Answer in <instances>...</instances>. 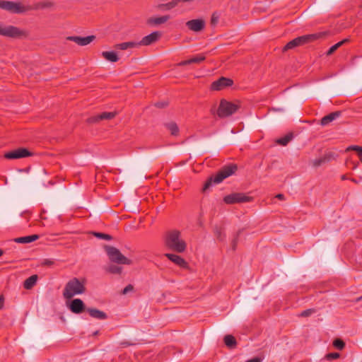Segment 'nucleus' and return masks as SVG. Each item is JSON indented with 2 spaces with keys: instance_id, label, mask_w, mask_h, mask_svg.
<instances>
[{
  "instance_id": "obj_1",
  "label": "nucleus",
  "mask_w": 362,
  "mask_h": 362,
  "mask_svg": "<svg viewBox=\"0 0 362 362\" xmlns=\"http://www.w3.org/2000/svg\"><path fill=\"white\" fill-rule=\"evenodd\" d=\"M164 244L169 250L178 253L185 252L187 247L185 241L181 237V233L177 230L166 232Z\"/></svg>"
},
{
  "instance_id": "obj_2",
  "label": "nucleus",
  "mask_w": 362,
  "mask_h": 362,
  "mask_svg": "<svg viewBox=\"0 0 362 362\" xmlns=\"http://www.w3.org/2000/svg\"><path fill=\"white\" fill-rule=\"evenodd\" d=\"M86 280L73 278L65 285L63 296L66 299H71L76 295L82 294L86 291Z\"/></svg>"
},
{
  "instance_id": "obj_3",
  "label": "nucleus",
  "mask_w": 362,
  "mask_h": 362,
  "mask_svg": "<svg viewBox=\"0 0 362 362\" xmlns=\"http://www.w3.org/2000/svg\"><path fill=\"white\" fill-rule=\"evenodd\" d=\"M236 170V165H229L224 166L217 173L216 175H215L214 176H211L206 181L202 188V191L206 192L208 189L211 187L213 183H221L224 179L227 178L228 177L235 173Z\"/></svg>"
},
{
  "instance_id": "obj_4",
  "label": "nucleus",
  "mask_w": 362,
  "mask_h": 362,
  "mask_svg": "<svg viewBox=\"0 0 362 362\" xmlns=\"http://www.w3.org/2000/svg\"><path fill=\"white\" fill-rule=\"evenodd\" d=\"M326 35L325 32H320L313 34L302 35L289 41L283 48V52L293 49L296 47L301 46L319 39L324 37Z\"/></svg>"
},
{
  "instance_id": "obj_5",
  "label": "nucleus",
  "mask_w": 362,
  "mask_h": 362,
  "mask_svg": "<svg viewBox=\"0 0 362 362\" xmlns=\"http://www.w3.org/2000/svg\"><path fill=\"white\" fill-rule=\"evenodd\" d=\"M104 248L112 262L127 265L132 264V261L124 256L117 248L109 245H105Z\"/></svg>"
},
{
  "instance_id": "obj_6",
  "label": "nucleus",
  "mask_w": 362,
  "mask_h": 362,
  "mask_svg": "<svg viewBox=\"0 0 362 362\" xmlns=\"http://www.w3.org/2000/svg\"><path fill=\"white\" fill-rule=\"evenodd\" d=\"M0 35L11 38H21L27 37L28 36V33L26 30H21L13 25L4 27L0 23Z\"/></svg>"
},
{
  "instance_id": "obj_7",
  "label": "nucleus",
  "mask_w": 362,
  "mask_h": 362,
  "mask_svg": "<svg viewBox=\"0 0 362 362\" xmlns=\"http://www.w3.org/2000/svg\"><path fill=\"white\" fill-rule=\"evenodd\" d=\"M239 107L240 106L238 104L222 99L217 110V115L221 118L229 117L236 112Z\"/></svg>"
},
{
  "instance_id": "obj_8",
  "label": "nucleus",
  "mask_w": 362,
  "mask_h": 362,
  "mask_svg": "<svg viewBox=\"0 0 362 362\" xmlns=\"http://www.w3.org/2000/svg\"><path fill=\"white\" fill-rule=\"evenodd\" d=\"M4 10L11 13H23L32 10L30 6H25L19 2L6 1Z\"/></svg>"
},
{
  "instance_id": "obj_9",
  "label": "nucleus",
  "mask_w": 362,
  "mask_h": 362,
  "mask_svg": "<svg viewBox=\"0 0 362 362\" xmlns=\"http://www.w3.org/2000/svg\"><path fill=\"white\" fill-rule=\"evenodd\" d=\"M252 199V198L251 197L247 196L244 193H232L225 196L223 202L227 204H233L249 202Z\"/></svg>"
},
{
  "instance_id": "obj_10",
  "label": "nucleus",
  "mask_w": 362,
  "mask_h": 362,
  "mask_svg": "<svg viewBox=\"0 0 362 362\" xmlns=\"http://www.w3.org/2000/svg\"><path fill=\"white\" fill-rule=\"evenodd\" d=\"M32 154L27 148H18L6 153L4 158L9 160L19 159L30 156Z\"/></svg>"
},
{
  "instance_id": "obj_11",
  "label": "nucleus",
  "mask_w": 362,
  "mask_h": 362,
  "mask_svg": "<svg viewBox=\"0 0 362 362\" xmlns=\"http://www.w3.org/2000/svg\"><path fill=\"white\" fill-rule=\"evenodd\" d=\"M68 308L74 314H81L87 310L83 301L80 298L72 300L68 305Z\"/></svg>"
},
{
  "instance_id": "obj_12",
  "label": "nucleus",
  "mask_w": 362,
  "mask_h": 362,
  "mask_svg": "<svg viewBox=\"0 0 362 362\" xmlns=\"http://www.w3.org/2000/svg\"><path fill=\"white\" fill-rule=\"evenodd\" d=\"M161 36V33L158 31H155L151 34L144 37L141 41L137 42L138 47L148 46L157 42Z\"/></svg>"
},
{
  "instance_id": "obj_13",
  "label": "nucleus",
  "mask_w": 362,
  "mask_h": 362,
  "mask_svg": "<svg viewBox=\"0 0 362 362\" xmlns=\"http://www.w3.org/2000/svg\"><path fill=\"white\" fill-rule=\"evenodd\" d=\"M233 81L226 77H221L218 80L214 81L211 85V89L213 90H221L226 87L231 86Z\"/></svg>"
},
{
  "instance_id": "obj_14",
  "label": "nucleus",
  "mask_w": 362,
  "mask_h": 362,
  "mask_svg": "<svg viewBox=\"0 0 362 362\" xmlns=\"http://www.w3.org/2000/svg\"><path fill=\"white\" fill-rule=\"evenodd\" d=\"M206 23L203 19H193L186 23V26L193 32H200L205 28Z\"/></svg>"
},
{
  "instance_id": "obj_15",
  "label": "nucleus",
  "mask_w": 362,
  "mask_h": 362,
  "mask_svg": "<svg viewBox=\"0 0 362 362\" xmlns=\"http://www.w3.org/2000/svg\"><path fill=\"white\" fill-rule=\"evenodd\" d=\"M95 39V35H89L87 37L69 36L66 37L67 40L74 42L80 46H86L92 42Z\"/></svg>"
},
{
  "instance_id": "obj_16",
  "label": "nucleus",
  "mask_w": 362,
  "mask_h": 362,
  "mask_svg": "<svg viewBox=\"0 0 362 362\" xmlns=\"http://www.w3.org/2000/svg\"><path fill=\"white\" fill-rule=\"evenodd\" d=\"M165 256L172 261L173 263L181 267H186L187 265V262L180 256L175 254L166 253Z\"/></svg>"
},
{
  "instance_id": "obj_17",
  "label": "nucleus",
  "mask_w": 362,
  "mask_h": 362,
  "mask_svg": "<svg viewBox=\"0 0 362 362\" xmlns=\"http://www.w3.org/2000/svg\"><path fill=\"white\" fill-rule=\"evenodd\" d=\"M341 115V111H336L331 112L330 114L323 117L320 120V124L322 126H327L332 122H333L334 119L338 118Z\"/></svg>"
},
{
  "instance_id": "obj_18",
  "label": "nucleus",
  "mask_w": 362,
  "mask_h": 362,
  "mask_svg": "<svg viewBox=\"0 0 362 362\" xmlns=\"http://www.w3.org/2000/svg\"><path fill=\"white\" fill-rule=\"evenodd\" d=\"M86 311L93 318L98 320H105L107 317V314L105 313L96 308H87Z\"/></svg>"
},
{
  "instance_id": "obj_19",
  "label": "nucleus",
  "mask_w": 362,
  "mask_h": 362,
  "mask_svg": "<svg viewBox=\"0 0 362 362\" xmlns=\"http://www.w3.org/2000/svg\"><path fill=\"white\" fill-rule=\"evenodd\" d=\"M37 239H39V235L35 234V235H32L16 238L13 240L15 243H17L25 244V243H32L33 241L37 240Z\"/></svg>"
},
{
  "instance_id": "obj_20",
  "label": "nucleus",
  "mask_w": 362,
  "mask_h": 362,
  "mask_svg": "<svg viewBox=\"0 0 362 362\" xmlns=\"http://www.w3.org/2000/svg\"><path fill=\"white\" fill-rule=\"evenodd\" d=\"M170 19L169 16H163L160 17L150 18L148 19V23L151 25H160L165 23Z\"/></svg>"
},
{
  "instance_id": "obj_21",
  "label": "nucleus",
  "mask_w": 362,
  "mask_h": 362,
  "mask_svg": "<svg viewBox=\"0 0 362 362\" xmlns=\"http://www.w3.org/2000/svg\"><path fill=\"white\" fill-rule=\"evenodd\" d=\"M137 42H125L119 44H116L115 47L121 50H126L127 49L137 47Z\"/></svg>"
},
{
  "instance_id": "obj_22",
  "label": "nucleus",
  "mask_w": 362,
  "mask_h": 362,
  "mask_svg": "<svg viewBox=\"0 0 362 362\" xmlns=\"http://www.w3.org/2000/svg\"><path fill=\"white\" fill-rule=\"evenodd\" d=\"M102 56L103 58H105L106 60L110 62H116L119 60V57L117 54V53L114 51H105L102 52Z\"/></svg>"
},
{
  "instance_id": "obj_23",
  "label": "nucleus",
  "mask_w": 362,
  "mask_h": 362,
  "mask_svg": "<svg viewBox=\"0 0 362 362\" xmlns=\"http://www.w3.org/2000/svg\"><path fill=\"white\" fill-rule=\"evenodd\" d=\"M37 276L36 274L32 275L26 279L23 283V286L25 289H31L36 284Z\"/></svg>"
},
{
  "instance_id": "obj_24",
  "label": "nucleus",
  "mask_w": 362,
  "mask_h": 362,
  "mask_svg": "<svg viewBox=\"0 0 362 362\" xmlns=\"http://www.w3.org/2000/svg\"><path fill=\"white\" fill-rule=\"evenodd\" d=\"M224 343L229 349H234L236 346L237 341L235 338L230 334H227L223 338Z\"/></svg>"
},
{
  "instance_id": "obj_25",
  "label": "nucleus",
  "mask_w": 362,
  "mask_h": 362,
  "mask_svg": "<svg viewBox=\"0 0 362 362\" xmlns=\"http://www.w3.org/2000/svg\"><path fill=\"white\" fill-rule=\"evenodd\" d=\"M293 138V133H288L284 136L276 140V143L281 146H286Z\"/></svg>"
},
{
  "instance_id": "obj_26",
  "label": "nucleus",
  "mask_w": 362,
  "mask_h": 362,
  "mask_svg": "<svg viewBox=\"0 0 362 362\" xmlns=\"http://www.w3.org/2000/svg\"><path fill=\"white\" fill-rule=\"evenodd\" d=\"M105 270L110 274H119L122 273V267L115 264H110L105 267Z\"/></svg>"
},
{
  "instance_id": "obj_27",
  "label": "nucleus",
  "mask_w": 362,
  "mask_h": 362,
  "mask_svg": "<svg viewBox=\"0 0 362 362\" xmlns=\"http://www.w3.org/2000/svg\"><path fill=\"white\" fill-rule=\"evenodd\" d=\"M181 0H172L167 4H162L158 6L159 8L163 10H170L175 7Z\"/></svg>"
},
{
  "instance_id": "obj_28",
  "label": "nucleus",
  "mask_w": 362,
  "mask_h": 362,
  "mask_svg": "<svg viewBox=\"0 0 362 362\" xmlns=\"http://www.w3.org/2000/svg\"><path fill=\"white\" fill-rule=\"evenodd\" d=\"M166 128L170 132L173 136H177L179 133L178 126L175 122H171L165 124Z\"/></svg>"
},
{
  "instance_id": "obj_29",
  "label": "nucleus",
  "mask_w": 362,
  "mask_h": 362,
  "mask_svg": "<svg viewBox=\"0 0 362 362\" xmlns=\"http://www.w3.org/2000/svg\"><path fill=\"white\" fill-rule=\"evenodd\" d=\"M117 115L116 112H104L99 115V118H100V120H110L113 119Z\"/></svg>"
},
{
  "instance_id": "obj_30",
  "label": "nucleus",
  "mask_w": 362,
  "mask_h": 362,
  "mask_svg": "<svg viewBox=\"0 0 362 362\" xmlns=\"http://www.w3.org/2000/svg\"><path fill=\"white\" fill-rule=\"evenodd\" d=\"M348 40L345 39V40H343L339 42H337V44L334 45L333 46H332L327 52V55H331L338 48H339L344 43H345L346 42H347Z\"/></svg>"
},
{
  "instance_id": "obj_31",
  "label": "nucleus",
  "mask_w": 362,
  "mask_h": 362,
  "mask_svg": "<svg viewBox=\"0 0 362 362\" xmlns=\"http://www.w3.org/2000/svg\"><path fill=\"white\" fill-rule=\"evenodd\" d=\"M346 151H355L358 157L360 160L362 162V147L358 146H350L346 148Z\"/></svg>"
},
{
  "instance_id": "obj_32",
  "label": "nucleus",
  "mask_w": 362,
  "mask_h": 362,
  "mask_svg": "<svg viewBox=\"0 0 362 362\" xmlns=\"http://www.w3.org/2000/svg\"><path fill=\"white\" fill-rule=\"evenodd\" d=\"M206 59L205 56L203 54L197 55L189 59V64H199L204 61Z\"/></svg>"
},
{
  "instance_id": "obj_33",
  "label": "nucleus",
  "mask_w": 362,
  "mask_h": 362,
  "mask_svg": "<svg viewBox=\"0 0 362 362\" xmlns=\"http://www.w3.org/2000/svg\"><path fill=\"white\" fill-rule=\"evenodd\" d=\"M333 346L339 350H342L345 347V343L340 339H336L333 341Z\"/></svg>"
},
{
  "instance_id": "obj_34",
  "label": "nucleus",
  "mask_w": 362,
  "mask_h": 362,
  "mask_svg": "<svg viewBox=\"0 0 362 362\" xmlns=\"http://www.w3.org/2000/svg\"><path fill=\"white\" fill-rule=\"evenodd\" d=\"M94 235L97 238L107 240H110L112 238L111 235L103 233H94Z\"/></svg>"
},
{
  "instance_id": "obj_35",
  "label": "nucleus",
  "mask_w": 362,
  "mask_h": 362,
  "mask_svg": "<svg viewBox=\"0 0 362 362\" xmlns=\"http://www.w3.org/2000/svg\"><path fill=\"white\" fill-rule=\"evenodd\" d=\"M322 158L325 163L329 162L334 159V154L332 152L327 153L322 156Z\"/></svg>"
},
{
  "instance_id": "obj_36",
  "label": "nucleus",
  "mask_w": 362,
  "mask_h": 362,
  "mask_svg": "<svg viewBox=\"0 0 362 362\" xmlns=\"http://www.w3.org/2000/svg\"><path fill=\"white\" fill-rule=\"evenodd\" d=\"M314 313H315V310L313 309V308H310V309H307L305 310H303L300 315L299 316L300 317H308L310 315H311L312 314H313Z\"/></svg>"
},
{
  "instance_id": "obj_37",
  "label": "nucleus",
  "mask_w": 362,
  "mask_h": 362,
  "mask_svg": "<svg viewBox=\"0 0 362 362\" xmlns=\"http://www.w3.org/2000/svg\"><path fill=\"white\" fill-rule=\"evenodd\" d=\"M339 356H340V354L339 353L334 352V353H329V354H327L325 356V358L327 360H329V361H332V360H334V359L339 358Z\"/></svg>"
},
{
  "instance_id": "obj_38",
  "label": "nucleus",
  "mask_w": 362,
  "mask_h": 362,
  "mask_svg": "<svg viewBox=\"0 0 362 362\" xmlns=\"http://www.w3.org/2000/svg\"><path fill=\"white\" fill-rule=\"evenodd\" d=\"M312 163H313V167L317 168L325 163L322 157H321V158H316V159L313 160L312 161Z\"/></svg>"
},
{
  "instance_id": "obj_39",
  "label": "nucleus",
  "mask_w": 362,
  "mask_h": 362,
  "mask_svg": "<svg viewBox=\"0 0 362 362\" xmlns=\"http://www.w3.org/2000/svg\"><path fill=\"white\" fill-rule=\"evenodd\" d=\"M241 232H242V230H239L237 232V233H236V235H235V238H233V241H232V249H233V250H235V248H236V246H237V244H238V237H239V235H240Z\"/></svg>"
},
{
  "instance_id": "obj_40",
  "label": "nucleus",
  "mask_w": 362,
  "mask_h": 362,
  "mask_svg": "<svg viewBox=\"0 0 362 362\" xmlns=\"http://www.w3.org/2000/svg\"><path fill=\"white\" fill-rule=\"evenodd\" d=\"M100 121V118H99V115L90 117L87 119V122L90 124L98 123Z\"/></svg>"
},
{
  "instance_id": "obj_41",
  "label": "nucleus",
  "mask_w": 362,
  "mask_h": 362,
  "mask_svg": "<svg viewBox=\"0 0 362 362\" xmlns=\"http://www.w3.org/2000/svg\"><path fill=\"white\" fill-rule=\"evenodd\" d=\"M54 261L52 259H45L42 262V265L47 266V267H51V266L54 265Z\"/></svg>"
},
{
  "instance_id": "obj_42",
  "label": "nucleus",
  "mask_w": 362,
  "mask_h": 362,
  "mask_svg": "<svg viewBox=\"0 0 362 362\" xmlns=\"http://www.w3.org/2000/svg\"><path fill=\"white\" fill-rule=\"evenodd\" d=\"M214 233H215V235L216 236L217 238H218L220 240H222V238H221V235H222L221 228H220L218 227H216L214 228Z\"/></svg>"
},
{
  "instance_id": "obj_43",
  "label": "nucleus",
  "mask_w": 362,
  "mask_h": 362,
  "mask_svg": "<svg viewBox=\"0 0 362 362\" xmlns=\"http://www.w3.org/2000/svg\"><path fill=\"white\" fill-rule=\"evenodd\" d=\"M168 103L167 102H158L155 103V106L158 108H164L168 106Z\"/></svg>"
},
{
  "instance_id": "obj_44",
  "label": "nucleus",
  "mask_w": 362,
  "mask_h": 362,
  "mask_svg": "<svg viewBox=\"0 0 362 362\" xmlns=\"http://www.w3.org/2000/svg\"><path fill=\"white\" fill-rule=\"evenodd\" d=\"M134 289V287L132 284L127 285L122 291V294L125 295L128 292L132 291Z\"/></svg>"
},
{
  "instance_id": "obj_45",
  "label": "nucleus",
  "mask_w": 362,
  "mask_h": 362,
  "mask_svg": "<svg viewBox=\"0 0 362 362\" xmlns=\"http://www.w3.org/2000/svg\"><path fill=\"white\" fill-rule=\"evenodd\" d=\"M218 16H216V14L214 13L211 18V23L214 25L218 23Z\"/></svg>"
},
{
  "instance_id": "obj_46",
  "label": "nucleus",
  "mask_w": 362,
  "mask_h": 362,
  "mask_svg": "<svg viewBox=\"0 0 362 362\" xmlns=\"http://www.w3.org/2000/svg\"><path fill=\"white\" fill-rule=\"evenodd\" d=\"M189 64H190L189 61V59H187V60H185V61H182L180 62H179L177 64V66H186V65H189Z\"/></svg>"
},
{
  "instance_id": "obj_47",
  "label": "nucleus",
  "mask_w": 362,
  "mask_h": 362,
  "mask_svg": "<svg viewBox=\"0 0 362 362\" xmlns=\"http://www.w3.org/2000/svg\"><path fill=\"white\" fill-rule=\"evenodd\" d=\"M4 298L3 296H0V310L4 307Z\"/></svg>"
},
{
  "instance_id": "obj_48",
  "label": "nucleus",
  "mask_w": 362,
  "mask_h": 362,
  "mask_svg": "<svg viewBox=\"0 0 362 362\" xmlns=\"http://www.w3.org/2000/svg\"><path fill=\"white\" fill-rule=\"evenodd\" d=\"M276 197L280 200L284 199V195L283 194H278Z\"/></svg>"
},
{
  "instance_id": "obj_49",
  "label": "nucleus",
  "mask_w": 362,
  "mask_h": 362,
  "mask_svg": "<svg viewBox=\"0 0 362 362\" xmlns=\"http://www.w3.org/2000/svg\"><path fill=\"white\" fill-rule=\"evenodd\" d=\"M6 1L0 0V8L4 10Z\"/></svg>"
},
{
  "instance_id": "obj_50",
  "label": "nucleus",
  "mask_w": 362,
  "mask_h": 362,
  "mask_svg": "<svg viewBox=\"0 0 362 362\" xmlns=\"http://www.w3.org/2000/svg\"><path fill=\"white\" fill-rule=\"evenodd\" d=\"M51 5V3H49V2H46L44 4V6H49Z\"/></svg>"
},
{
  "instance_id": "obj_51",
  "label": "nucleus",
  "mask_w": 362,
  "mask_h": 362,
  "mask_svg": "<svg viewBox=\"0 0 362 362\" xmlns=\"http://www.w3.org/2000/svg\"><path fill=\"white\" fill-rule=\"evenodd\" d=\"M3 254H4V251H3L1 249H0V257H1Z\"/></svg>"
},
{
  "instance_id": "obj_52",
  "label": "nucleus",
  "mask_w": 362,
  "mask_h": 362,
  "mask_svg": "<svg viewBox=\"0 0 362 362\" xmlns=\"http://www.w3.org/2000/svg\"><path fill=\"white\" fill-rule=\"evenodd\" d=\"M361 298H362V296H361V297H360V298H358L356 299V301H359Z\"/></svg>"
},
{
  "instance_id": "obj_53",
  "label": "nucleus",
  "mask_w": 362,
  "mask_h": 362,
  "mask_svg": "<svg viewBox=\"0 0 362 362\" xmlns=\"http://www.w3.org/2000/svg\"><path fill=\"white\" fill-rule=\"evenodd\" d=\"M341 179H342V180H345V179H346V176H345V175H343V176L341 177Z\"/></svg>"
}]
</instances>
